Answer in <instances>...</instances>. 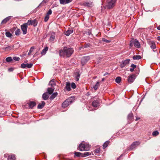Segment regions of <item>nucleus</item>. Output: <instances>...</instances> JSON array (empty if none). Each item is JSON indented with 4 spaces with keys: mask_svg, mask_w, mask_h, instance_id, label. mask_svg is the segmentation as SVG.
Masks as SVG:
<instances>
[{
    "mask_svg": "<svg viewBox=\"0 0 160 160\" xmlns=\"http://www.w3.org/2000/svg\"><path fill=\"white\" fill-rule=\"evenodd\" d=\"M73 50L72 48H68L67 47H64L63 50L60 51L59 54L61 56L69 57L72 54Z\"/></svg>",
    "mask_w": 160,
    "mask_h": 160,
    "instance_id": "nucleus-1",
    "label": "nucleus"
},
{
    "mask_svg": "<svg viewBox=\"0 0 160 160\" xmlns=\"http://www.w3.org/2000/svg\"><path fill=\"white\" fill-rule=\"evenodd\" d=\"M90 146L89 144L84 142H82L78 147V149L80 151H88L89 150Z\"/></svg>",
    "mask_w": 160,
    "mask_h": 160,
    "instance_id": "nucleus-2",
    "label": "nucleus"
},
{
    "mask_svg": "<svg viewBox=\"0 0 160 160\" xmlns=\"http://www.w3.org/2000/svg\"><path fill=\"white\" fill-rule=\"evenodd\" d=\"M116 2L117 0H107L106 8L109 9H112L115 6Z\"/></svg>",
    "mask_w": 160,
    "mask_h": 160,
    "instance_id": "nucleus-3",
    "label": "nucleus"
},
{
    "mask_svg": "<svg viewBox=\"0 0 160 160\" xmlns=\"http://www.w3.org/2000/svg\"><path fill=\"white\" fill-rule=\"evenodd\" d=\"M5 158H7L8 160H15L16 159L15 156L12 154H6L4 155Z\"/></svg>",
    "mask_w": 160,
    "mask_h": 160,
    "instance_id": "nucleus-4",
    "label": "nucleus"
},
{
    "mask_svg": "<svg viewBox=\"0 0 160 160\" xmlns=\"http://www.w3.org/2000/svg\"><path fill=\"white\" fill-rule=\"evenodd\" d=\"M28 27V25L26 23H24L21 26V28L23 34H26Z\"/></svg>",
    "mask_w": 160,
    "mask_h": 160,
    "instance_id": "nucleus-5",
    "label": "nucleus"
},
{
    "mask_svg": "<svg viewBox=\"0 0 160 160\" xmlns=\"http://www.w3.org/2000/svg\"><path fill=\"white\" fill-rule=\"evenodd\" d=\"M26 23L28 25H32L35 27L37 25V22L35 20H29Z\"/></svg>",
    "mask_w": 160,
    "mask_h": 160,
    "instance_id": "nucleus-6",
    "label": "nucleus"
},
{
    "mask_svg": "<svg viewBox=\"0 0 160 160\" xmlns=\"http://www.w3.org/2000/svg\"><path fill=\"white\" fill-rule=\"evenodd\" d=\"M72 103V101L69 99L65 100L62 103V106L63 108H65L67 107Z\"/></svg>",
    "mask_w": 160,
    "mask_h": 160,
    "instance_id": "nucleus-7",
    "label": "nucleus"
},
{
    "mask_svg": "<svg viewBox=\"0 0 160 160\" xmlns=\"http://www.w3.org/2000/svg\"><path fill=\"white\" fill-rule=\"evenodd\" d=\"M130 61V60L129 59H126L122 61L120 65V67L121 68H123L129 63Z\"/></svg>",
    "mask_w": 160,
    "mask_h": 160,
    "instance_id": "nucleus-8",
    "label": "nucleus"
},
{
    "mask_svg": "<svg viewBox=\"0 0 160 160\" xmlns=\"http://www.w3.org/2000/svg\"><path fill=\"white\" fill-rule=\"evenodd\" d=\"M32 66V63H27L25 64L24 63H22L21 65V67L22 68H31Z\"/></svg>",
    "mask_w": 160,
    "mask_h": 160,
    "instance_id": "nucleus-9",
    "label": "nucleus"
},
{
    "mask_svg": "<svg viewBox=\"0 0 160 160\" xmlns=\"http://www.w3.org/2000/svg\"><path fill=\"white\" fill-rule=\"evenodd\" d=\"M100 101V100L99 99L94 100L92 102V106L95 107H97L99 106Z\"/></svg>",
    "mask_w": 160,
    "mask_h": 160,
    "instance_id": "nucleus-10",
    "label": "nucleus"
},
{
    "mask_svg": "<svg viewBox=\"0 0 160 160\" xmlns=\"http://www.w3.org/2000/svg\"><path fill=\"white\" fill-rule=\"evenodd\" d=\"M148 43L152 49H155L156 48V46L155 42L152 41H149L148 42Z\"/></svg>",
    "mask_w": 160,
    "mask_h": 160,
    "instance_id": "nucleus-11",
    "label": "nucleus"
},
{
    "mask_svg": "<svg viewBox=\"0 0 160 160\" xmlns=\"http://www.w3.org/2000/svg\"><path fill=\"white\" fill-rule=\"evenodd\" d=\"M140 143L139 142H133L131 145L130 148L131 149H133L138 146Z\"/></svg>",
    "mask_w": 160,
    "mask_h": 160,
    "instance_id": "nucleus-12",
    "label": "nucleus"
},
{
    "mask_svg": "<svg viewBox=\"0 0 160 160\" xmlns=\"http://www.w3.org/2000/svg\"><path fill=\"white\" fill-rule=\"evenodd\" d=\"M66 86L65 88V89L67 91H70L71 90L70 88V83L69 82H66Z\"/></svg>",
    "mask_w": 160,
    "mask_h": 160,
    "instance_id": "nucleus-13",
    "label": "nucleus"
},
{
    "mask_svg": "<svg viewBox=\"0 0 160 160\" xmlns=\"http://www.w3.org/2000/svg\"><path fill=\"white\" fill-rule=\"evenodd\" d=\"M135 78V76L134 75H132L129 77L128 81L129 83H132L134 81Z\"/></svg>",
    "mask_w": 160,
    "mask_h": 160,
    "instance_id": "nucleus-14",
    "label": "nucleus"
},
{
    "mask_svg": "<svg viewBox=\"0 0 160 160\" xmlns=\"http://www.w3.org/2000/svg\"><path fill=\"white\" fill-rule=\"evenodd\" d=\"M83 5L85 6L91 7L93 6L92 2H84Z\"/></svg>",
    "mask_w": 160,
    "mask_h": 160,
    "instance_id": "nucleus-15",
    "label": "nucleus"
},
{
    "mask_svg": "<svg viewBox=\"0 0 160 160\" xmlns=\"http://www.w3.org/2000/svg\"><path fill=\"white\" fill-rule=\"evenodd\" d=\"M11 16H9L4 19L2 22V24H5L9 21L11 18Z\"/></svg>",
    "mask_w": 160,
    "mask_h": 160,
    "instance_id": "nucleus-16",
    "label": "nucleus"
},
{
    "mask_svg": "<svg viewBox=\"0 0 160 160\" xmlns=\"http://www.w3.org/2000/svg\"><path fill=\"white\" fill-rule=\"evenodd\" d=\"M90 59L89 56H86L83 57L82 59V63H85L87 62Z\"/></svg>",
    "mask_w": 160,
    "mask_h": 160,
    "instance_id": "nucleus-17",
    "label": "nucleus"
},
{
    "mask_svg": "<svg viewBox=\"0 0 160 160\" xmlns=\"http://www.w3.org/2000/svg\"><path fill=\"white\" fill-rule=\"evenodd\" d=\"M134 46L137 48H139L140 47V44L139 42L137 40L135 39L134 40Z\"/></svg>",
    "mask_w": 160,
    "mask_h": 160,
    "instance_id": "nucleus-18",
    "label": "nucleus"
},
{
    "mask_svg": "<svg viewBox=\"0 0 160 160\" xmlns=\"http://www.w3.org/2000/svg\"><path fill=\"white\" fill-rule=\"evenodd\" d=\"M73 30L72 29H69L65 33V34L67 36H68L70 34L72 33Z\"/></svg>",
    "mask_w": 160,
    "mask_h": 160,
    "instance_id": "nucleus-19",
    "label": "nucleus"
},
{
    "mask_svg": "<svg viewBox=\"0 0 160 160\" xmlns=\"http://www.w3.org/2000/svg\"><path fill=\"white\" fill-rule=\"evenodd\" d=\"M48 50V47H46L45 48L42 50V51L41 52V54L42 55H45L46 54V52Z\"/></svg>",
    "mask_w": 160,
    "mask_h": 160,
    "instance_id": "nucleus-20",
    "label": "nucleus"
},
{
    "mask_svg": "<svg viewBox=\"0 0 160 160\" xmlns=\"http://www.w3.org/2000/svg\"><path fill=\"white\" fill-rule=\"evenodd\" d=\"M45 104V102L44 101H42V103H39L38 106V108L39 109H41L44 106Z\"/></svg>",
    "mask_w": 160,
    "mask_h": 160,
    "instance_id": "nucleus-21",
    "label": "nucleus"
},
{
    "mask_svg": "<svg viewBox=\"0 0 160 160\" xmlns=\"http://www.w3.org/2000/svg\"><path fill=\"white\" fill-rule=\"evenodd\" d=\"M28 105L30 108H32L36 105V103L34 102H31L29 103Z\"/></svg>",
    "mask_w": 160,
    "mask_h": 160,
    "instance_id": "nucleus-22",
    "label": "nucleus"
},
{
    "mask_svg": "<svg viewBox=\"0 0 160 160\" xmlns=\"http://www.w3.org/2000/svg\"><path fill=\"white\" fill-rule=\"evenodd\" d=\"M58 95V93L57 92H55L53 93L51 96L50 97V98L51 100H52L54 98H55Z\"/></svg>",
    "mask_w": 160,
    "mask_h": 160,
    "instance_id": "nucleus-23",
    "label": "nucleus"
},
{
    "mask_svg": "<svg viewBox=\"0 0 160 160\" xmlns=\"http://www.w3.org/2000/svg\"><path fill=\"white\" fill-rule=\"evenodd\" d=\"M55 38V33L54 32H52V35L50 36V40L51 41H53L54 40Z\"/></svg>",
    "mask_w": 160,
    "mask_h": 160,
    "instance_id": "nucleus-24",
    "label": "nucleus"
},
{
    "mask_svg": "<svg viewBox=\"0 0 160 160\" xmlns=\"http://www.w3.org/2000/svg\"><path fill=\"white\" fill-rule=\"evenodd\" d=\"M132 58L134 60H139L141 59L142 57L140 55H134Z\"/></svg>",
    "mask_w": 160,
    "mask_h": 160,
    "instance_id": "nucleus-25",
    "label": "nucleus"
},
{
    "mask_svg": "<svg viewBox=\"0 0 160 160\" xmlns=\"http://www.w3.org/2000/svg\"><path fill=\"white\" fill-rule=\"evenodd\" d=\"M48 96L47 93H44L43 94L42 97L43 99L44 100H47L48 98Z\"/></svg>",
    "mask_w": 160,
    "mask_h": 160,
    "instance_id": "nucleus-26",
    "label": "nucleus"
},
{
    "mask_svg": "<svg viewBox=\"0 0 160 160\" xmlns=\"http://www.w3.org/2000/svg\"><path fill=\"white\" fill-rule=\"evenodd\" d=\"M14 48V46H8L5 48V49L7 50H11Z\"/></svg>",
    "mask_w": 160,
    "mask_h": 160,
    "instance_id": "nucleus-27",
    "label": "nucleus"
},
{
    "mask_svg": "<svg viewBox=\"0 0 160 160\" xmlns=\"http://www.w3.org/2000/svg\"><path fill=\"white\" fill-rule=\"evenodd\" d=\"M91 155V153L90 152H84L83 154H82V155L81 156L82 157H86Z\"/></svg>",
    "mask_w": 160,
    "mask_h": 160,
    "instance_id": "nucleus-28",
    "label": "nucleus"
},
{
    "mask_svg": "<svg viewBox=\"0 0 160 160\" xmlns=\"http://www.w3.org/2000/svg\"><path fill=\"white\" fill-rule=\"evenodd\" d=\"M54 89L52 88H49L48 89V92L49 94H51L53 92Z\"/></svg>",
    "mask_w": 160,
    "mask_h": 160,
    "instance_id": "nucleus-29",
    "label": "nucleus"
},
{
    "mask_svg": "<svg viewBox=\"0 0 160 160\" xmlns=\"http://www.w3.org/2000/svg\"><path fill=\"white\" fill-rule=\"evenodd\" d=\"M99 85H100L99 82H97L96 83V84L93 87L94 89L95 90H97V89L98 88V87H99Z\"/></svg>",
    "mask_w": 160,
    "mask_h": 160,
    "instance_id": "nucleus-30",
    "label": "nucleus"
},
{
    "mask_svg": "<svg viewBox=\"0 0 160 160\" xmlns=\"http://www.w3.org/2000/svg\"><path fill=\"white\" fill-rule=\"evenodd\" d=\"M121 81V78L120 77H117L115 79V81L118 83H120Z\"/></svg>",
    "mask_w": 160,
    "mask_h": 160,
    "instance_id": "nucleus-31",
    "label": "nucleus"
},
{
    "mask_svg": "<svg viewBox=\"0 0 160 160\" xmlns=\"http://www.w3.org/2000/svg\"><path fill=\"white\" fill-rule=\"evenodd\" d=\"M109 143V142L108 141H106L103 144V149L105 148L108 145Z\"/></svg>",
    "mask_w": 160,
    "mask_h": 160,
    "instance_id": "nucleus-32",
    "label": "nucleus"
},
{
    "mask_svg": "<svg viewBox=\"0 0 160 160\" xmlns=\"http://www.w3.org/2000/svg\"><path fill=\"white\" fill-rule=\"evenodd\" d=\"M6 36L8 38H11L12 36V34L9 32H7L5 33Z\"/></svg>",
    "mask_w": 160,
    "mask_h": 160,
    "instance_id": "nucleus-33",
    "label": "nucleus"
},
{
    "mask_svg": "<svg viewBox=\"0 0 160 160\" xmlns=\"http://www.w3.org/2000/svg\"><path fill=\"white\" fill-rule=\"evenodd\" d=\"M20 33V30L19 29H17L15 31V34L17 36H18Z\"/></svg>",
    "mask_w": 160,
    "mask_h": 160,
    "instance_id": "nucleus-34",
    "label": "nucleus"
},
{
    "mask_svg": "<svg viewBox=\"0 0 160 160\" xmlns=\"http://www.w3.org/2000/svg\"><path fill=\"white\" fill-rule=\"evenodd\" d=\"M74 154L77 157L81 156L82 155V153L76 152H75Z\"/></svg>",
    "mask_w": 160,
    "mask_h": 160,
    "instance_id": "nucleus-35",
    "label": "nucleus"
},
{
    "mask_svg": "<svg viewBox=\"0 0 160 160\" xmlns=\"http://www.w3.org/2000/svg\"><path fill=\"white\" fill-rule=\"evenodd\" d=\"M35 49V47H32L30 48L29 51L28 52V54L30 55L31 54V53L33 51V50Z\"/></svg>",
    "mask_w": 160,
    "mask_h": 160,
    "instance_id": "nucleus-36",
    "label": "nucleus"
},
{
    "mask_svg": "<svg viewBox=\"0 0 160 160\" xmlns=\"http://www.w3.org/2000/svg\"><path fill=\"white\" fill-rule=\"evenodd\" d=\"M50 85L53 86L55 85V83L54 82V80H51L49 83Z\"/></svg>",
    "mask_w": 160,
    "mask_h": 160,
    "instance_id": "nucleus-37",
    "label": "nucleus"
},
{
    "mask_svg": "<svg viewBox=\"0 0 160 160\" xmlns=\"http://www.w3.org/2000/svg\"><path fill=\"white\" fill-rule=\"evenodd\" d=\"M6 60L7 62H10L12 61V59L11 57H8L6 59Z\"/></svg>",
    "mask_w": 160,
    "mask_h": 160,
    "instance_id": "nucleus-38",
    "label": "nucleus"
},
{
    "mask_svg": "<svg viewBox=\"0 0 160 160\" xmlns=\"http://www.w3.org/2000/svg\"><path fill=\"white\" fill-rule=\"evenodd\" d=\"M159 134L158 132L157 131H155L152 132V134L153 136H156Z\"/></svg>",
    "mask_w": 160,
    "mask_h": 160,
    "instance_id": "nucleus-39",
    "label": "nucleus"
},
{
    "mask_svg": "<svg viewBox=\"0 0 160 160\" xmlns=\"http://www.w3.org/2000/svg\"><path fill=\"white\" fill-rule=\"evenodd\" d=\"M71 87L73 89L75 88L76 87V84L74 82H72L71 83Z\"/></svg>",
    "mask_w": 160,
    "mask_h": 160,
    "instance_id": "nucleus-40",
    "label": "nucleus"
},
{
    "mask_svg": "<svg viewBox=\"0 0 160 160\" xmlns=\"http://www.w3.org/2000/svg\"><path fill=\"white\" fill-rule=\"evenodd\" d=\"M134 40H132L130 41L129 45L131 47H132L133 46V45L134 44Z\"/></svg>",
    "mask_w": 160,
    "mask_h": 160,
    "instance_id": "nucleus-41",
    "label": "nucleus"
},
{
    "mask_svg": "<svg viewBox=\"0 0 160 160\" xmlns=\"http://www.w3.org/2000/svg\"><path fill=\"white\" fill-rule=\"evenodd\" d=\"M49 16L46 15L44 18V21L46 22L48 21L49 18Z\"/></svg>",
    "mask_w": 160,
    "mask_h": 160,
    "instance_id": "nucleus-42",
    "label": "nucleus"
},
{
    "mask_svg": "<svg viewBox=\"0 0 160 160\" xmlns=\"http://www.w3.org/2000/svg\"><path fill=\"white\" fill-rule=\"evenodd\" d=\"M61 4H66L65 0H59Z\"/></svg>",
    "mask_w": 160,
    "mask_h": 160,
    "instance_id": "nucleus-43",
    "label": "nucleus"
},
{
    "mask_svg": "<svg viewBox=\"0 0 160 160\" xmlns=\"http://www.w3.org/2000/svg\"><path fill=\"white\" fill-rule=\"evenodd\" d=\"M52 13V11L51 9H50L47 12L46 15L49 16Z\"/></svg>",
    "mask_w": 160,
    "mask_h": 160,
    "instance_id": "nucleus-44",
    "label": "nucleus"
},
{
    "mask_svg": "<svg viewBox=\"0 0 160 160\" xmlns=\"http://www.w3.org/2000/svg\"><path fill=\"white\" fill-rule=\"evenodd\" d=\"M13 59L16 61H18L20 59V58L19 57H13Z\"/></svg>",
    "mask_w": 160,
    "mask_h": 160,
    "instance_id": "nucleus-45",
    "label": "nucleus"
},
{
    "mask_svg": "<svg viewBox=\"0 0 160 160\" xmlns=\"http://www.w3.org/2000/svg\"><path fill=\"white\" fill-rule=\"evenodd\" d=\"M80 77V75L79 73H78V75L76 77V80L77 81H78L79 80Z\"/></svg>",
    "mask_w": 160,
    "mask_h": 160,
    "instance_id": "nucleus-46",
    "label": "nucleus"
},
{
    "mask_svg": "<svg viewBox=\"0 0 160 160\" xmlns=\"http://www.w3.org/2000/svg\"><path fill=\"white\" fill-rule=\"evenodd\" d=\"M102 40L103 42H109L110 41L105 38H102Z\"/></svg>",
    "mask_w": 160,
    "mask_h": 160,
    "instance_id": "nucleus-47",
    "label": "nucleus"
},
{
    "mask_svg": "<svg viewBox=\"0 0 160 160\" xmlns=\"http://www.w3.org/2000/svg\"><path fill=\"white\" fill-rule=\"evenodd\" d=\"M131 67L134 69L136 67V65L132 64H131Z\"/></svg>",
    "mask_w": 160,
    "mask_h": 160,
    "instance_id": "nucleus-48",
    "label": "nucleus"
},
{
    "mask_svg": "<svg viewBox=\"0 0 160 160\" xmlns=\"http://www.w3.org/2000/svg\"><path fill=\"white\" fill-rule=\"evenodd\" d=\"M100 152V150L99 149H97L96 150H95V152L97 153H98Z\"/></svg>",
    "mask_w": 160,
    "mask_h": 160,
    "instance_id": "nucleus-49",
    "label": "nucleus"
},
{
    "mask_svg": "<svg viewBox=\"0 0 160 160\" xmlns=\"http://www.w3.org/2000/svg\"><path fill=\"white\" fill-rule=\"evenodd\" d=\"M13 70V69L12 68H10L8 69V71L10 72L12 71Z\"/></svg>",
    "mask_w": 160,
    "mask_h": 160,
    "instance_id": "nucleus-50",
    "label": "nucleus"
},
{
    "mask_svg": "<svg viewBox=\"0 0 160 160\" xmlns=\"http://www.w3.org/2000/svg\"><path fill=\"white\" fill-rule=\"evenodd\" d=\"M66 3H68L70 2L71 1L70 0H65Z\"/></svg>",
    "mask_w": 160,
    "mask_h": 160,
    "instance_id": "nucleus-51",
    "label": "nucleus"
},
{
    "mask_svg": "<svg viewBox=\"0 0 160 160\" xmlns=\"http://www.w3.org/2000/svg\"><path fill=\"white\" fill-rule=\"evenodd\" d=\"M134 69H133V68H131L130 69V70L131 72H132L134 71Z\"/></svg>",
    "mask_w": 160,
    "mask_h": 160,
    "instance_id": "nucleus-52",
    "label": "nucleus"
},
{
    "mask_svg": "<svg viewBox=\"0 0 160 160\" xmlns=\"http://www.w3.org/2000/svg\"><path fill=\"white\" fill-rule=\"evenodd\" d=\"M157 39L158 40H160V37H157Z\"/></svg>",
    "mask_w": 160,
    "mask_h": 160,
    "instance_id": "nucleus-53",
    "label": "nucleus"
},
{
    "mask_svg": "<svg viewBox=\"0 0 160 160\" xmlns=\"http://www.w3.org/2000/svg\"><path fill=\"white\" fill-rule=\"evenodd\" d=\"M140 119V118H139V117H137V118H136V121H137V120H139V119Z\"/></svg>",
    "mask_w": 160,
    "mask_h": 160,
    "instance_id": "nucleus-54",
    "label": "nucleus"
},
{
    "mask_svg": "<svg viewBox=\"0 0 160 160\" xmlns=\"http://www.w3.org/2000/svg\"><path fill=\"white\" fill-rule=\"evenodd\" d=\"M157 28L158 30H160V26L157 27Z\"/></svg>",
    "mask_w": 160,
    "mask_h": 160,
    "instance_id": "nucleus-55",
    "label": "nucleus"
},
{
    "mask_svg": "<svg viewBox=\"0 0 160 160\" xmlns=\"http://www.w3.org/2000/svg\"><path fill=\"white\" fill-rule=\"evenodd\" d=\"M104 80H105L104 78H103L102 79V81H104Z\"/></svg>",
    "mask_w": 160,
    "mask_h": 160,
    "instance_id": "nucleus-56",
    "label": "nucleus"
},
{
    "mask_svg": "<svg viewBox=\"0 0 160 160\" xmlns=\"http://www.w3.org/2000/svg\"><path fill=\"white\" fill-rule=\"evenodd\" d=\"M106 75V73H105V74H104V76L105 75Z\"/></svg>",
    "mask_w": 160,
    "mask_h": 160,
    "instance_id": "nucleus-57",
    "label": "nucleus"
},
{
    "mask_svg": "<svg viewBox=\"0 0 160 160\" xmlns=\"http://www.w3.org/2000/svg\"><path fill=\"white\" fill-rule=\"evenodd\" d=\"M85 48H87V46H85Z\"/></svg>",
    "mask_w": 160,
    "mask_h": 160,
    "instance_id": "nucleus-58",
    "label": "nucleus"
}]
</instances>
